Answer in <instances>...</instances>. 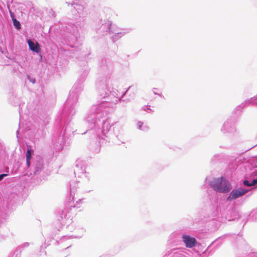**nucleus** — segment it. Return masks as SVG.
I'll list each match as a JSON object with an SVG mask.
<instances>
[{"label":"nucleus","mask_w":257,"mask_h":257,"mask_svg":"<svg viewBox=\"0 0 257 257\" xmlns=\"http://www.w3.org/2000/svg\"><path fill=\"white\" fill-rule=\"evenodd\" d=\"M114 95L111 102L102 100L100 102L92 105L84 117L85 122L89 128L84 134H91L92 139L99 140V144L95 147H91V149L95 153L100 151V144L112 142L117 145L124 143V132L122 124L118 121L110 125L109 120L105 116L115 109L117 102V92H112Z\"/></svg>","instance_id":"obj_1"},{"label":"nucleus","mask_w":257,"mask_h":257,"mask_svg":"<svg viewBox=\"0 0 257 257\" xmlns=\"http://www.w3.org/2000/svg\"><path fill=\"white\" fill-rule=\"evenodd\" d=\"M76 55H77L78 61L83 65L80 70V73H82L70 91L64 108L56 119L59 130L53 135L52 140V146L56 152L62 151L66 139L70 136L71 133H74L69 123L75 114V106L79 96L83 90L84 80L89 72V68L86 64L91 58L90 51L77 52Z\"/></svg>","instance_id":"obj_2"},{"label":"nucleus","mask_w":257,"mask_h":257,"mask_svg":"<svg viewBox=\"0 0 257 257\" xmlns=\"http://www.w3.org/2000/svg\"><path fill=\"white\" fill-rule=\"evenodd\" d=\"M116 82L110 77L105 80H101L96 83L98 94L101 101L107 100L111 102L114 95L112 92H117V101H130L133 99L137 94L138 88L136 85L130 86L121 95L118 90L113 87L114 83Z\"/></svg>","instance_id":"obj_3"},{"label":"nucleus","mask_w":257,"mask_h":257,"mask_svg":"<svg viewBox=\"0 0 257 257\" xmlns=\"http://www.w3.org/2000/svg\"><path fill=\"white\" fill-rule=\"evenodd\" d=\"M78 29L73 23H68L64 26L62 24L56 33V41L59 43L61 51H68L69 50L62 47V44L69 46L72 48L75 46L77 42Z\"/></svg>","instance_id":"obj_4"},{"label":"nucleus","mask_w":257,"mask_h":257,"mask_svg":"<svg viewBox=\"0 0 257 257\" xmlns=\"http://www.w3.org/2000/svg\"><path fill=\"white\" fill-rule=\"evenodd\" d=\"M209 184L213 190L219 193H228L232 188L230 182L224 177L213 178Z\"/></svg>","instance_id":"obj_5"},{"label":"nucleus","mask_w":257,"mask_h":257,"mask_svg":"<svg viewBox=\"0 0 257 257\" xmlns=\"http://www.w3.org/2000/svg\"><path fill=\"white\" fill-rule=\"evenodd\" d=\"M68 5H71L73 9L77 12L78 17H79L80 21H83L89 14V10L86 4L81 5L76 3L70 4L66 3Z\"/></svg>","instance_id":"obj_6"},{"label":"nucleus","mask_w":257,"mask_h":257,"mask_svg":"<svg viewBox=\"0 0 257 257\" xmlns=\"http://www.w3.org/2000/svg\"><path fill=\"white\" fill-rule=\"evenodd\" d=\"M236 130L235 121L233 118H227L220 128V131L223 134H232Z\"/></svg>","instance_id":"obj_7"},{"label":"nucleus","mask_w":257,"mask_h":257,"mask_svg":"<svg viewBox=\"0 0 257 257\" xmlns=\"http://www.w3.org/2000/svg\"><path fill=\"white\" fill-rule=\"evenodd\" d=\"M79 182V181H71L70 182V196L68 199V202L70 207H75L76 206V205L74 204V201L76 200L75 193Z\"/></svg>","instance_id":"obj_8"},{"label":"nucleus","mask_w":257,"mask_h":257,"mask_svg":"<svg viewBox=\"0 0 257 257\" xmlns=\"http://www.w3.org/2000/svg\"><path fill=\"white\" fill-rule=\"evenodd\" d=\"M249 191L248 189L242 187H239L232 190L229 195L226 198V200L231 201L232 200L236 199L246 194Z\"/></svg>","instance_id":"obj_9"},{"label":"nucleus","mask_w":257,"mask_h":257,"mask_svg":"<svg viewBox=\"0 0 257 257\" xmlns=\"http://www.w3.org/2000/svg\"><path fill=\"white\" fill-rule=\"evenodd\" d=\"M99 25H100V27L99 29H97V31L102 33L103 35L105 33H108L109 34H111L112 28H114L113 26H112V22L107 20H101Z\"/></svg>","instance_id":"obj_10"},{"label":"nucleus","mask_w":257,"mask_h":257,"mask_svg":"<svg viewBox=\"0 0 257 257\" xmlns=\"http://www.w3.org/2000/svg\"><path fill=\"white\" fill-rule=\"evenodd\" d=\"M128 32L129 30H128L120 29L115 27L112 28V30L111 32L112 36H110V39L114 43Z\"/></svg>","instance_id":"obj_11"},{"label":"nucleus","mask_w":257,"mask_h":257,"mask_svg":"<svg viewBox=\"0 0 257 257\" xmlns=\"http://www.w3.org/2000/svg\"><path fill=\"white\" fill-rule=\"evenodd\" d=\"M182 239L186 247L188 248L195 246L197 243L196 239L194 237L188 235L183 234Z\"/></svg>","instance_id":"obj_12"},{"label":"nucleus","mask_w":257,"mask_h":257,"mask_svg":"<svg viewBox=\"0 0 257 257\" xmlns=\"http://www.w3.org/2000/svg\"><path fill=\"white\" fill-rule=\"evenodd\" d=\"M74 173L75 176L77 175L78 177H80L81 175L86 173L85 168L84 164L81 163L79 160L77 161L76 162Z\"/></svg>","instance_id":"obj_13"},{"label":"nucleus","mask_w":257,"mask_h":257,"mask_svg":"<svg viewBox=\"0 0 257 257\" xmlns=\"http://www.w3.org/2000/svg\"><path fill=\"white\" fill-rule=\"evenodd\" d=\"M174 257H188L189 250L185 248H173Z\"/></svg>","instance_id":"obj_14"},{"label":"nucleus","mask_w":257,"mask_h":257,"mask_svg":"<svg viewBox=\"0 0 257 257\" xmlns=\"http://www.w3.org/2000/svg\"><path fill=\"white\" fill-rule=\"evenodd\" d=\"M27 42L30 50L36 53L40 52L41 48L38 42L36 41L34 42L30 39H28Z\"/></svg>","instance_id":"obj_15"},{"label":"nucleus","mask_w":257,"mask_h":257,"mask_svg":"<svg viewBox=\"0 0 257 257\" xmlns=\"http://www.w3.org/2000/svg\"><path fill=\"white\" fill-rule=\"evenodd\" d=\"M250 104L257 105V95L256 96H254L252 98H250L249 99H247L245 100L239 106H238L236 108L238 110H241L245 106H248Z\"/></svg>","instance_id":"obj_16"},{"label":"nucleus","mask_w":257,"mask_h":257,"mask_svg":"<svg viewBox=\"0 0 257 257\" xmlns=\"http://www.w3.org/2000/svg\"><path fill=\"white\" fill-rule=\"evenodd\" d=\"M44 168L43 163L42 162V160L37 161L34 164L33 166V174L37 175L40 174V173L43 170Z\"/></svg>","instance_id":"obj_17"},{"label":"nucleus","mask_w":257,"mask_h":257,"mask_svg":"<svg viewBox=\"0 0 257 257\" xmlns=\"http://www.w3.org/2000/svg\"><path fill=\"white\" fill-rule=\"evenodd\" d=\"M9 12L10 14V16L12 18L13 24L14 26V27L17 30H20L21 29V25L20 22L17 20V19L15 18V14L14 13H13L10 9H9Z\"/></svg>","instance_id":"obj_18"},{"label":"nucleus","mask_w":257,"mask_h":257,"mask_svg":"<svg viewBox=\"0 0 257 257\" xmlns=\"http://www.w3.org/2000/svg\"><path fill=\"white\" fill-rule=\"evenodd\" d=\"M10 95L9 101L12 104L14 105L19 104L20 98L17 96L15 92H12Z\"/></svg>","instance_id":"obj_19"},{"label":"nucleus","mask_w":257,"mask_h":257,"mask_svg":"<svg viewBox=\"0 0 257 257\" xmlns=\"http://www.w3.org/2000/svg\"><path fill=\"white\" fill-rule=\"evenodd\" d=\"M34 151L33 150L31 149H28L26 154V164L28 168H30L31 165V160Z\"/></svg>","instance_id":"obj_20"},{"label":"nucleus","mask_w":257,"mask_h":257,"mask_svg":"<svg viewBox=\"0 0 257 257\" xmlns=\"http://www.w3.org/2000/svg\"><path fill=\"white\" fill-rule=\"evenodd\" d=\"M255 253H256V252L252 251V250H251L249 252L246 251V252L241 253V254L238 255L237 257H255L252 254Z\"/></svg>","instance_id":"obj_21"},{"label":"nucleus","mask_w":257,"mask_h":257,"mask_svg":"<svg viewBox=\"0 0 257 257\" xmlns=\"http://www.w3.org/2000/svg\"><path fill=\"white\" fill-rule=\"evenodd\" d=\"M66 210H62L61 212V215L58 217V220L59 221L61 224L64 223L63 218H66Z\"/></svg>","instance_id":"obj_22"},{"label":"nucleus","mask_w":257,"mask_h":257,"mask_svg":"<svg viewBox=\"0 0 257 257\" xmlns=\"http://www.w3.org/2000/svg\"><path fill=\"white\" fill-rule=\"evenodd\" d=\"M30 245V243L29 242H25L22 244L21 245L19 246L17 250V252H21L24 248L28 247Z\"/></svg>","instance_id":"obj_23"},{"label":"nucleus","mask_w":257,"mask_h":257,"mask_svg":"<svg viewBox=\"0 0 257 257\" xmlns=\"http://www.w3.org/2000/svg\"><path fill=\"white\" fill-rule=\"evenodd\" d=\"M48 15L50 18H55L56 14L55 12L52 9H49L48 10Z\"/></svg>","instance_id":"obj_24"},{"label":"nucleus","mask_w":257,"mask_h":257,"mask_svg":"<svg viewBox=\"0 0 257 257\" xmlns=\"http://www.w3.org/2000/svg\"><path fill=\"white\" fill-rule=\"evenodd\" d=\"M173 253H174L173 248L167 251L163 257H174V255H173Z\"/></svg>","instance_id":"obj_25"},{"label":"nucleus","mask_w":257,"mask_h":257,"mask_svg":"<svg viewBox=\"0 0 257 257\" xmlns=\"http://www.w3.org/2000/svg\"><path fill=\"white\" fill-rule=\"evenodd\" d=\"M243 184L245 186H252L251 181L248 180H244L243 181Z\"/></svg>","instance_id":"obj_26"},{"label":"nucleus","mask_w":257,"mask_h":257,"mask_svg":"<svg viewBox=\"0 0 257 257\" xmlns=\"http://www.w3.org/2000/svg\"><path fill=\"white\" fill-rule=\"evenodd\" d=\"M143 109L144 110V111H148V112H154V111L151 109L150 108L149 106H144L143 107Z\"/></svg>","instance_id":"obj_27"},{"label":"nucleus","mask_w":257,"mask_h":257,"mask_svg":"<svg viewBox=\"0 0 257 257\" xmlns=\"http://www.w3.org/2000/svg\"><path fill=\"white\" fill-rule=\"evenodd\" d=\"M251 217L253 218V219H254L255 220H257V211H253L251 213Z\"/></svg>","instance_id":"obj_28"},{"label":"nucleus","mask_w":257,"mask_h":257,"mask_svg":"<svg viewBox=\"0 0 257 257\" xmlns=\"http://www.w3.org/2000/svg\"><path fill=\"white\" fill-rule=\"evenodd\" d=\"M144 123L141 121H139L137 123V128L140 130H142Z\"/></svg>","instance_id":"obj_29"},{"label":"nucleus","mask_w":257,"mask_h":257,"mask_svg":"<svg viewBox=\"0 0 257 257\" xmlns=\"http://www.w3.org/2000/svg\"><path fill=\"white\" fill-rule=\"evenodd\" d=\"M222 156V154H216L214 156L213 158L211 159V162H214L215 159H219L221 156Z\"/></svg>","instance_id":"obj_30"},{"label":"nucleus","mask_w":257,"mask_h":257,"mask_svg":"<svg viewBox=\"0 0 257 257\" xmlns=\"http://www.w3.org/2000/svg\"><path fill=\"white\" fill-rule=\"evenodd\" d=\"M80 230L81 234L79 235L75 236V237H78V238L81 237L85 231V230L83 228L80 229Z\"/></svg>","instance_id":"obj_31"},{"label":"nucleus","mask_w":257,"mask_h":257,"mask_svg":"<svg viewBox=\"0 0 257 257\" xmlns=\"http://www.w3.org/2000/svg\"><path fill=\"white\" fill-rule=\"evenodd\" d=\"M19 113H20V122H19V125H20L21 123H22V120L24 118V116H22V109L19 110Z\"/></svg>","instance_id":"obj_32"},{"label":"nucleus","mask_w":257,"mask_h":257,"mask_svg":"<svg viewBox=\"0 0 257 257\" xmlns=\"http://www.w3.org/2000/svg\"><path fill=\"white\" fill-rule=\"evenodd\" d=\"M27 78L28 79H29V80L32 82V83H35V81H36V80H35V78H32L29 75H28L27 76Z\"/></svg>","instance_id":"obj_33"},{"label":"nucleus","mask_w":257,"mask_h":257,"mask_svg":"<svg viewBox=\"0 0 257 257\" xmlns=\"http://www.w3.org/2000/svg\"><path fill=\"white\" fill-rule=\"evenodd\" d=\"M9 175L8 173L6 174H0V182L3 180V179L5 177Z\"/></svg>","instance_id":"obj_34"},{"label":"nucleus","mask_w":257,"mask_h":257,"mask_svg":"<svg viewBox=\"0 0 257 257\" xmlns=\"http://www.w3.org/2000/svg\"><path fill=\"white\" fill-rule=\"evenodd\" d=\"M215 241H213L211 243V244L207 247V248L206 249V250H205V252H208V253L209 254L210 252V250H209L210 248H211L212 245L213 244V243Z\"/></svg>","instance_id":"obj_35"},{"label":"nucleus","mask_w":257,"mask_h":257,"mask_svg":"<svg viewBox=\"0 0 257 257\" xmlns=\"http://www.w3.org/2000/svg\"><path fill=\"white\" fill-rule=\"evenodd\" d=\"M251 185L255 186L257 185V179H254L251 181Z\"/></svg>","instance_id":"obj_36"},{"label":"nucleus","mask_w":257,"mask_h":257,"mask_svg":"<svg viewBox=\"0 0 257 257\" xmlns=\"http://www.w3.org/2000/svg\"><path fill=\"white\" fill-rule=\"evenodd\" d=\"M149 127L148 125H143V127H142V131H147L148 130H149Z\"/></svg>","instance_id":"obj_37"},{"label":"nucleus","mask_w":257,"mask_h":257,"mask_svg":"<svg viewBox=\"0 0 257 257\" xmlns=\"http://www.w3.org/2000/svg\"><path fill=\"white\" fill-rule=\"evenodd\" d=\"M157 89L156 88H154L153 89V92L154 93V94H156V95H158L159 96H161V94H159V93H157L156 92V91H155V90H157Z\"/></svg>","instance_id":"obj_38"},{"label":"nucleus","mask_w":257,"mask_h":257,"mask_svg":"<svg viewBox=\"0 0 257 257\" xmlns=\"http://www.w3.org/2000/svg\"><path fill=\"white\" fill-rule=\"evenodd\" d=\"M17 137L18 139H19V129L17 131Z\"/></svg>","instance_id":"obj_39"},{"label":"nucleus","mask_w":257,"mask_h":257,"mask_svg":"<svg viewBox=\"0 0 257 257\" xmlns=\"http://www.w3.org/2000/svg\"><path fill=\"white\" fill-rule=\"evenodd\" d=\"M81 200L80 199H78L77 200H76V203L78 204L79 202H80Z\"/></svg>","instance_id":"obj_40"},{"label":"nucleus","mask_w":257,"mask_h":257,"mask_svg":"<svg viewBox=\"0 0 257 257\" xmlns=\"http://www.w3.org/2000/svg\"><path fill=\"white\" fill-rule=\"evenodd\" d=\"M224 236H221V237H220L219 238H218L215 241H217L218 240H219L220 239H221V238H223Z\"/></svg>","instance_id":"obj_41"},{"label":"nucleus","mask_w":257,"mask_h":257,"mask_svg":"<svg viewBox=\"0 0 257 257\" xmlns=\"http://www.w3.org/2000/svg\"><path fill=\"white\" fill-rule=\"evenodd\" d=\"M253 255H254L255 257H257V252H256V253L255 254H252Z\"/></svg>","instance_id":"obj_42"},{"label":"nucleus","mask_w":257,"mask_h":257,"mask_svg":"<svg viewBox=\"0 0 257 257\" xmlns=\"http://www.w3.org/2000/svg\"><path fill=\"white\" fill-rule=\"evenodd\" d=\"M104 63H105V64H106V61L105 60V61H104ZM106 68H108V66L107 64H106Z\"/></svg>","instance_id":"obj_43"},{"label":"nucleus","mask_w":257,"mask_h":257,"mask_svg":"<svg viewBox=\"0 0 257 257\" xmlns=\"http://www.w3.org/2000/svg\"><path fill=\"white\" fill-rule=\"evenodd\" d=\"M15 257H19V255L18 253H17L16 255V256Z\"/></svg>","instance_id":"obj_44"},{"label":"nucleus","mask_w":257,"mask_h":257,"mask_svg":"<svg viewBox=\"0 0 257 257\" xmlns=\"http://www.w3.org/2000/svg\"><path fill=\"white\" fill-rule=\"evenodd\" d=\"M102 67H105V66H102ZM103 69H104H104H105V68H103Z\"/></svg>","instance_id":"obj_45"}]
</instances>
